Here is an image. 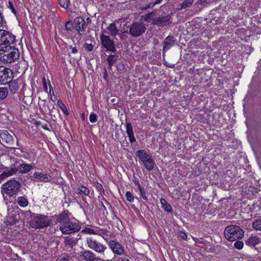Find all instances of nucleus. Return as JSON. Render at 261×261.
I'll list each match as a JSON object with an SVG mask.
<instances>
[{
    "label": "nucleus",
    "instance_id": "f257e3e1",
    "mask_svg": "<svg viewBox=\"0 0 261 261\" xmlns=\"http://www.w3.org/2000/svg\"><path fill=\"white\" fill-rule=\"evenodd\" d=\"M19 50L14 47L6 46L0 49V60L4 63H11L18 59Z\"/></svg>",
    "mask_w": 261,
    "mask_h": 261
},
{
    "label": "nucleus",
    "instance_id": "f03ea898",
    "mask_svg": "<svg viewBox=\"0 0 261 261\" xmlns=\"http://www.w3.org/2000/svg\"><path fill=\"white\" fill-rule=\"evenodd\" d=\"M21 184L14 179H10L2 186V193L9 197L16 196L20 190Z\"/></svg>",
    "mask_w": 261,
    "mask_h": 261
},
{
    "label": "nucleus",
    "instance_id": "7ed1b4c3",
    "mask_svg": "<svg viewBox=\"0 0 261 261\" xmlns=\"http://www.w3.org/2000/svg\"><path fill=\"white\" fill-rule=\"evenodd\" d=\"M224 234L228 241L233 242L242 239L244 236V231L239 226L231 225L225 228Z\"/></svg>",
    "mask_w": 261,
    "mask_h": 261
},
{
    "label": "nucleus",
    "instance_id": "20e7f679",
    "mask_svg": "<svg viewBox=\"0 0 261 261\" xmlns=\"http://www.w3.org/2000/svg\"><path fill=\"white\" fill-rule=\"evenodd\" d=\"M50 221L48 217L40 214H33L31 215L30 225L34 228L40 229L49 226Z\"/></svg>",
    "mask_w": 261,
    "mask_h": 261
},
{
    "label": "nucleus",
    "instance_id": "39448f33",
    "mask_svg": "<svg viewBox=\"0 0 261 261\" xmlns=\"http://www.w3.org/2000/svg\"><path fill=\"white\" fill-rule=\"evenodd\" d=\"M33 169V167L31 165L22 164L18 166V168H12L6 169L0 174V183L8 177L16 174L17 171L20 173H27Z\"/></svg>",
    "mask_w": 261,
    "mask_h": 261
},
{
    "label": "nucleus",
    "instance_id": "423d86ee",
    "mask_svg": "<svg viewBox=\"0 0 261 261\" xmlns=\"http://www.w3.org/2000/svg\"><path fill=\"white\" fill-rule=\"evenodd\" d=\"M136 155L147 170L151 171L153 169L155 165L154 161L145 150H138L136 152Z\"/></svg>",
    "mask_w": 261,
    "mask_h": 261
},
{
    "label": "nucleus",
    "instance_id": "0eeeda50",
    "mask_svg": "<svg viewBox=\"0 0 261 261\" xmlns=\"http://www.w3.org/2000/svg\"><path fill=\"white\" fill-rule=\"evenodd\" d=\"M86 243L90 249L101 255H104L105 252L107 249L106 245L97 241L92 238H87Z\"/></svg>",
    "mask_w": 261,
    "mask_h": 261
},
{
    "label": "nucleus",
    "instance_id": "6e6552de",
    "mask_svg": "<svg viewBox=\"0 0 261 261\" xmlns=\"http://www.w3.org/2000/svg\"><path fill=\"white\" fill-rule=\"evenodd\" d=\"M146 30V26L142 22H134L129 28V33L133 37H138L144 34Z\"/></svg>",
    "mask_w": 261,
    "mask_h": 261
},
{
    "label": "nucleus",
    "instance_id": "1a4fd4ad",
    "mask_svg": "<svg viewBox=\"0 0 261 261\" xmlns=\"http://www.w3.org/2000/svg\"><path fill=\"white\" fill-rule=\"evenodd\" d=\"M15 138L7 130H1L0 134V142L5 146L9 148H15Z\"/></svg>",
    "mask_w": 261,
    "mask_h": 261
},
{
    "label": "nucleus",
    "instance_id": "9d476101",
    "mask_svg": "<svg viewBox=\"0 0 261 261\" xmlns=\"http://www.w3.org/2000/svg\"><path fill=\"white\" fill-rule=\"evenodd\" d=\"M60 230L63 234H70L78 231L81 226L77 223L68 221L60 227Z\"/></svg>",
    "mask_w": 261,
    "mask_h": 261
},
{
    "label": "nucleus",
    "instance_id": "9b49d317",
    "mask_svg": "<svg viewBox=\"0 0 261 261\" xmlns=\"http://www.w3.org/2000/svg\"><path fill=\"white\" fill-rule=\"evenodd\" d=\"M15 36L11 33L3 29H0V45H7L13 43Z\"/></svg>",
    "mask_w": 261,
    "mask_h": 261
},
{
    "label": "nucleus",
    "instance_id": "f8f14e48",
    "mask_svg": "<svg viewBox=\"0 0 261 261\" xmlns=\"http://www.w3.org/2000/svg\"><path fill=\"white\" fill-rule=\"evenodd\" d=\"M100 41L102 46L112 53H115L116 49L115 47V43L110 37L106 35L101 34L100 36Z\"/></svg>",
    "mask_w": 261,
    "mask_h": 261
},
{
    "label": "nucleus",
    "instance_id": "ddd939ff",
    "mask_svg": "<svg viewBox=\"0 0 261 261\" xmlns=\"http://www.w3.org/2000/svg\"><path fill=\"white\" fill-rule=\"evenodd\" d=\"M108 245L114 254L119 256L125 255L124 247L118 242L114 240H111L109 241Z\"/></svg>",
    "mask_w": 261,
    "mask_h": 261
},
{
    "label": "nucleus",
    "instance_id": "4468645a",
    "mask_svg": "<svg viewBox=\"0 0 261 261\" xmlns=\"http://www.w3.org/2000/svg\"><path fill=\"white\" fill-rule=\"evenodd\" d=\"M74 23L76 31L80 35H84L87 27L85 19L82 17H76L74 19Z\"/></svg>",
    "mask_w": 261,
    "mask_h": 261
},
{
    "label": "nucleus",
    "instance_id": "2eb2a0df",
    "mask_svg": "<svg viewBox=\"0 0 261 261\" xmlns=\"http://www.w3.org/2000/svg\"><path fill=\"white\" fill-rule=\"evenodd\" d=\"M12 72L8 68L0 67V84H5L10 80Z\"/></svg>",
    "mask_w": 261,
    "mask_h": 261
},
{
    "label": "nucleus",
    "instance_id": "dca6fc26",
    "mask_svg": "<svg viewBox=\"0 0 261 261\" xmlns=\"http://www.w3.org/2000/svg\"><path fill=\"white\" fill-rule=\"evenodd\" d=\"M171 18V15H160L158 17L154 18L152 19V24L160 25V26H164L167 25L168 23V21Z\"/></svg>",
    "mask_w": 261,
    "mask_h": 261
},
{
    "label": "nucleus",
    "instance_id": "f3484780",
    "mask_svg": "<svg viewBox=\"0 0 261 261\" xmlns=\"http://www.w3.org/2000/svg\"><path fill=\"white\" fill-rule=\"evenodd\" d=\"M81 256L85 261H99L100 258L97 257L95 253L90 250H85L81 252Z\"/></svg>",
    "mask_w": 261,
    "mask_h": 261
},
{
    "label": "nucleus",
    "instance_id": "a211bd4d",
    "mask_svg": "<svg viewBox=\"0 0 261 261\" xmlns=\"http://www.w3.org/2000/svg\"><path fill=\"white\" fill-rule=\"evenodd\" d=\"M35 180L39 182H49L51 180V177L49 174H43L41 172H35L34 173Z\"/></svg>",
    "mask_w": 261,
    "mask_h": 261
},
{
    "label": "nucleus",
    "instance_id": "6ab92c4d",
    "mask_svg": "<svg viewBox=\"0 0 261 261\" xmlns=\"http://www.w3.org/2000/svg\"><path fill=\"white\" fill-rule=\"evenodd\" d=\"M174 44L173 37L171 36L167 37L163 42V54L169 50Z\"/></svg>",
    "mask_w": 261,
    "mask_h": 261
},
{
    "label": "nucleus",
    "instance_id": "aec40b11",
    "mask_svg": "<svg viewBox=\"0 0 261 261\" xmlns=\"http://www.w3.org/2000/svg\"><path fill=\"white\" fill-rule=\"evenodd\" d=\"M7 83H8L10 91L12 93L14 94L17 92V91L18 90L19 86H18V82L16 80H14V81H11V80H8V82H7Z\"/></svg>",
    "mask_w": 261,
    "mask_h": 261
},
{
    "label": "nucleus",
    "instance_id": "412c9836",
    "mask_svg": "<svg viewBox=\"0 0 261 261\" xmlns=\"http://www.w3.org/2000/svg\"><path fill=\"white\" fill-rule=\"evenodd\" d=\"M96 233L102 237L105 240L109 239L111 236V232L104 229H96Z\"/></svg>",
    "mask_w": 261,
    "mask_h": 261
},
{
    "label": "nucleus",
    "instance_id": "4be33fe9",
    "mask_svg": "<svg viewBox=\"0 0 261 261\" xmlns=\"http://www.w3.org/2000/svg\"><path fill=\"white\" fill-rule=\"evenodd\" d=\"M107 29L109 31V34L114 37H116L119 31L114 23H111Z\"/></svg>",
    "mask_w": 261,
    "mask_h": 261
},
{
    "label": "nucleus",
    "instance_id": "5701e85b",
    "mask_svg": "<svg viewBox=\"0 0 261 261\" xmlns=\"http://www.w3.org/2000/svg\"><path fill=\"white\" fill-rule=\"evenodd\" d=\"M260 242V239L255 237V236H251L246 241V243L247 245H251V246H255L256 244H258Z\"/></svg>",
    "mask_w": 261,
    "mask_h": 261
},
{
    "label": "nucleus",
    "instance_id": "b1692460",
    "mask_svg": "<svg viewBox=\"0 0 261 261\" xmlns=\"http://www.w3.org/2000/svg\"><path fill=\"white\" fill-rule=\"evenodd\" d=\"M160 202L163 208L168 212H171L172 208L169 203H168L164 198H161Z\"/></svg>",
    "mask_w": 261,
    "mask_h": 261
},
{
    "label": "nucleus",
    "instance_id": "393cba45",
    "mask_svg": "<svg viewBox=\"0 0 261 261\" xmlns=\"http://www.w3.org/2000/svg\"><path fill=\"white\" fill-rule=\"evenodd\" d=\"M118 59V56L115 55H110L107 61L109 64V68L111 69L112 66L115 63Z\"/></svg>",
    "mask_w": 261,
    "mask_h": 261
},
{
    "label": "nucleus",
    "instance_id": "a878e982",
    "mask_svg": "<svg viewBox=\"0 0 261 261\" xmlns=\"http://www.w3.org/2000/svg\"><path fill=\"white\" fill-rule=\"evenodd\" d=\"M19 216H9L7 220L6 223L7 225H13L16 224L18 221L19 220Z\"/></svg>",
    "mask_w": 261,
    "mask_h": 261
},
{
    "label": "nucleus",
    "instance_id": "bb28decb",
    "mask_svg": "<svg viewBox=\"0 0 261 261\" xmlns=\"http://www.w3.org/2000/svg\"><path fill=\"white\" fill-rule=\"evenodd\" d=\"M76 241L73 238L66 237L65 238L64 244L66 247H72L76 244Z\"/></svg>",
    "mask_w": 261,
    "mask_h": 261
},
{
    "label": "nucleus",
    "instance_id": "cd10ccee",
    "mask_svg": "<svg viewBox=\"0 0 261 261\" xmlns=\"http://www.w3.org/2000/svg\"><path fill=\"white\" fill-rule=\"evenodd\" d=\"M193 3L194 0H185L184 2L179 5L180 7L178 9L179 10H181L182 9L189 8L192 5Z\"/></svg>",
    "mask_w": 261,
    "mask_h": 261
},
{
    "label": "nucleus",
    "instance_id": "c85d7f7f",
    "mask_svg": "<svg viewBox=\"0 0 261 261\" xmlns=\"http://www.w3.org/2000/svg\"><path fill=\"white\" fill-rule=\"evenodd\" d=\"M17 201L18 204L21 207H25L27 206L29 203L28 200L22 196L18 197Z\"/></svg>",
    "mask_w": 261,
    "mask_h": 261
},
{
    "label": "nucleus",
    "instance_id": "c756f323",
    "mask_svg": "<svg viewBox=\"0 0 261 261\" xmlns=\"http://www.w3.org/2000/svg\"><path fill=\"white\" fill-rule=\"evenodd\" d=\"M163 0H155L153 3H148V4L144 7H140L141 10H146L149 8H153L155 5L160 4Z\"/></svg>",
    "mask_w": 261,
    "mask_h": 261
},
{
    "label": "nucleus",
    "instance_id": "7c9ffc66",
    "mask_svg": "<svg viewBox=\"0 0 261 261\" xmlns=\"http://www.w3.org/2000/svg\"><path fill=\"white\" fill-rule=\"evenodd\" d=\"M8 94V91L6 87H1L0 88V99H5Z\"/></svg>",
    "mask_w": 261,
    "mask_h": 261
},
{
    "label": "nucleus",
    "instance_id": "2f4dec72",
    "mask_svg": "<svg viewBox=\"0 0 261 261\" xmlns=\"http://www.w3.org/2000/svg\"><path fill=\"white\" fill-rule=\"evenodd\" d=\"M252 227L256 230H261V218L254 221L252 223Z\"/></svg>",
    "mask_w": 261,
    "mask_h": 261
},
{
    "label": "nucleus",
    "instance_id": "473e14b6",
    "mask_svg": "<svg viewBox=\"0 0 261 261\" xmlns=\"http://www.w3.org/2000/svg\"><path fill=\"white\" fill-rule=\"evenodd\" d=\"M126 133L127 135V136L134 135L133 127L132 124L129 122L126 123Z\"/></svg>",
    "mask_w": 261,
    "mask_h": 261
},
{
    "label": "nucleus",
    "instance_id": "72a5a7b5",
    "mask_svg": "<svg viewBox=\"0 0 261 261\" xmlns=\"http://www.w3.org/2000/svg\"><path fill=\"white\" fill-rule=\"evenodd\" d=\"M69 221V218L66 215H61L58 218V221L62 225Z\"/></svg>",
    "mask_w": 261,
    "mask_h": 261
},
{
    "label": "nucleus",
    "instance_id": "f704fd0d",
    "mask_svg": "<svg viewBox=\"0 0 261 261\" xmlns=\"http://www.w3.org/2000/svg\"><path fill=\"white\" fill-rule=\"evenodd\" d=\"M78 190L79 191V193L80 194H83L84 195H88L89 194V190L84 187V186H81L78 188Z\"/></svg>",
    "mask_w": 261,
    "mask_h": 261
},
{
    "label": "nucleus",
    "instance_id": "c9c22d12",
    "mask_svg": "<svg viewBox=\"0 0 261 261\" xmlns=\"http://www.w3.org/2000/svg\"><path fill=\"white\" fill-rule=\"evenodd\" d=\"M59 3L60 6L65 8L67 9L69 6V4L70 3L69 0H60Z\"/></svg>",
    "mask_w": 261,
    "mask_h": 261
},
{
    "label": "nucleus",
    "instance_id": "e433bc0d",
    "mask_svg": "<svg viewBox=\"0 0 261 261\" xmlns=\"http://www.w3.org/2000/svg\"><path fill=\"white\" fill-rule=\"evenodd\" d=\"M58 103L59 106H60V108L62 109V110L64 112V113L66 115H68V111H67L65 106L61 101H58Z\"/></svg>",
    "mask_w": 261,
    "mask_h": 261
},
{
    "label": "nucleus",
    "instance_id": "4c0bfd02",
    "mask_svg": "<svg viewBox=\"0 0 261 261\" xmlns=\"http://www.w3.org/2000/svg\"><path fill=\"white\" fill-rule=\"evenodd\" d=\"M65 29L67 31H71L73 29V25L71 21H68L66 22Z\"/></svg>",
    "mask_w": 261,
    "mask_h": 261
},
{
    "label": "nucleus",
    "instance_id": "58836bf2",
    "mask_svg": "<svg viewBox=\"0 0 261 261\" xmlns=\"http://www.w3.org/2000/svg\"><path fill=\"white\" fill-rule=\"evenodd\" d=\"M234 246L238 249H241L244 246V243L241 241H237L234 243Z\"/></svg>",
    "mask_w": 261,
    "mask_h": 261
},
{
    "label": "nucleus",
    "instance_id": "ea45409f",
    "mask_svg": "<svg viewBox=\"0 0 261 261\" xmlns=\"http://www.w3.org/2000/svg\"><path fill=\"white\" fill-rule=\"evenodd\" d=\"M126 199L129 202H133L134 201V197L130 192H127L125 194Z\"/></svg>",
    "mask_w": 261,
    "mask_h": 261
},
{
    "label": "nucleus",
    "instance_id": "a19ab883",
    "mask_svg": "<svg viewBox=\"0 0 261 261\" xmlns=\"http://www.w3.org/2000/svg\"><path fill=\"white\" fill-rule=\"evenodd\" d=\"M89 120L92 123L95 122L97 121V115L94 113H91L89 116Z\"/></svg>",
    "mask_w": 261,
    "mask_h": 261
},
{
    "label": "nucleus",
    "instance_id": "79ce46f5",
    "mask_svg": "<svg viewBox=\"0 0 261 261\" xmlns=\"http://www.w3.org/2000/svg\"><path fill=\"white\" fill-rule=\"evenodd\" d=\"M83 231L87 233H88V234H96V230H93V229H92L91 228H87L86 229H85L84 230H83Z\"/></svg>",
    "mask_w": 261,
    "mask_h": 261
},
{
    "label": "nucleus",
    "instance_id": "37998d69",
    "mask_svg": "<svg viewBox=\"0 0 261 261\" xmlns=\"http://www.w3.org/2000/svg\"><path fill=\"white\" fill-rule=\"evenodd\" d=\"M138 3L139 4V7L141 6L144 7L148 3H150L149 2V0H138Z\"/></svg>",
    "mask_w": 261,
    "mask_h": 261
},
{
    "label": "nucleus",
    "instance_id": "c03bdc74",
    "mask_svg": "<svg viewBox=\"0 0 261 261\" xmlns=\"http://www.w3.org/2000/svg\"><path fill=\"white\" fill-rule=\"evenodd\" d=\"M139 190L140 191V195L141 196L142 198L144 200H147V198L146 196L144 189L142 188H140Z\"/></svg>",
    "mask_w": 261,
    "mask_h": 261
},
{
    "label": "nucleus",
    "instance_id": "a18cd8bd",
    "mask_svg": "<svg viewBox=\"0 0 261 261\" xmlns=\"http://www.w3.org/2000/svg\"><path fill=\"white\" fill-rule=\"evenodd\" d=\"M8 5H9V8L11 10L12 12L15 14L16 15V11L13 6V3L11 1H9V3H8Z\"/></svg>",
    "mask_w": 261,
    "mask_h": 261
},
{
    "label": "nucleus",
    "instance_id": "49530a36",
    "mask_svg": "<svg viewBox=\"0 0 261 261\" xmlns=\"http://www.w3.org/2000/svg\"><path fill=\"white\" fill-rule=\"evenodd\" d=\"M49 111V113L51 115H52V113L54 112V111L55 110V109H54V106L53 103H50L49 105L47 107Z\"/></svg>",
    "mask_w": 261,
    "mask_h": 261
},
{
    "label": "nucleus",
    "instance_id": "de8ad7c7",
    "mask_svg": "<svg viewBox=\"0 0 261 261\" xmlns=\"http://www.w3.org/2000/svg\"><path fill=\"white\" fill-rule=\"evenodd\" d=\"M178 235H179V237L183 240H186L187 238V234L183 231H179Z\"/></svg>",
    "mask_w": 261,
    "mask_h": 261
},
{
    "label": "nucleus",
    "instance_id": "09e8293b",
    "mask_svg": "<svg viewBox=\"0 0 261 261\" xmlns=\"http://www.w3.org/2000/svg\"><path fill=\"white\" fill-rule=\"evenodd\" d=\"M199 2L200 4L206 5L210 4L211 2V0H199Z\"/></svg>",
    "mask_w": 261,
    "mask_h": 261
},
{
    "label": "nucleus",
    "instance_id": "8fccbe9b",
    "mask_svg": "<svg viewBox=\"0 0 261 261\" xmlns=\"http://www.w3.org/2000/svg\"><path fill=\"white\" fill-rule=\"evenodd\" d=\"M86 49L87 50L90 51L93 49V45L92 44H86Z\"/></svg>",
    "mask_w": 261,
    "mask_h": 261
},
{
    "label": "nucleus",
    "instance_id": "3c124183",
    "mask_svg": "<svg viewBox=\"0 0 261 261\" xmlns=\"http://www.w3.org/2000/svg\"><path fill=\"white\" fill-rule=\"evenodd\" d=\"M128 137L129 138V140L131 143H133L134 142H136V140L134 137V135L128 136Z\"/></svg>",
    "mask_w": 261,
    "mask_h": 261
},
{
    "label": "nucleus",
    "instance_id": "603ef678",
    "mask_svg": "<svg viewBox=\"0 0 261 261\" xmlns=\"http://www.w3.org/2000/svg\"><path fill=\"white\" fill-rule=\"evenodd\" d=\"M42 82H43L44 89L45 91H47V84H46V80L45 79L44 77L43 78Z\"/></svg>",
    "mask_w": 261,
    "mask_h": 261
},
{
    "label": "nucleus",
    "instance_id": "864d4df0",
    "mask_svg": "<svg viewBox=\"0 0 261 261\" xmlns=\"http://www.w3.org/2000/svg\"><path fill=\"white\" fill-rule=\"evenodd\" d=\"M108 74L106 68L104 69L103 77L105 81L107 80Z\"/></svg>",
    "mask_w": 261,
    "mask_h": 261
},
{
    "label": "nucleus",
    "instance_id": "5fc2aeb1",
    "mask_svg": "<svg viewBox=\"0 0 261 261\" xmlns=\"http://www.w3.org/2000/svg\"><path fill=\"white\" fill-rule=\"evenodd\" d=\"M120 259L121 261H129L127 255H125L124 256L120 258Z\"/></svg>",
    "mask_w": 261,
    "mask_h": 261
},
{
    "label": "nucleus",
    "instance_id": "6e6d98bb",
    "mask_svg": "<svg viewBox=\"0 0 261 261\" xmlns=\"http://www.w3.org/2000/svg\"><path fill=\"white\" fill-rule=\"evenodd\" d=\"M71 52H72V53L76 54V53H77L78 50H77V48L76 47H71Z\"/></svg>",
    "mask_w": 261,
    "mask_h": 261
},
{
    "label": "nucleus",
    "instance_id": "4d7b16f0",
    "mask_svg": "<svg viewBox=\"0 0 261 261\" xmlns=\"http://www.w3.org/2000/svg\"><path fill=\"white\" fill-rule=\"evenodd\" d=\"M3 17H2V14L0 13V28L3 25Z\"/></svg>",
    "mask_w": 261,
    "mask_h": 261
},
{
    "label": "nucleus",
    "instance_id": "13d9d810",
    "mask_svg": "<svg viewBox=\"0 0 261 261\" xmlns=\"http://www.w3.org/2000/svg\"><path fill=\"white\" fill-rule=\"evenodd\" d=\"M151 13H148L147 15H146V17L145 18V20L146 21H148V19L150 18V16L151 15Z\"/></svg>",
    "mask_w": 261,
    "mask_h": 261
},
{
    "label": "nucleus",
    "instance_id": "bf43d9fd",
    "mask_svg": "<svg viewBox=\"0 0 261 261\" xmlns=\"http://www.w3.org/2000/svg\"><path fill=\"white\" fill-rule=\"evenodd\" d=\"M134 182H135V184L138 186V189H139L140 188H141L140 184H139L138 180L135 181Z\"/></svg>",
    "mask_w": 261,
    "mask_h": 261
},
{
    "label": "nucleus",
    "instance_id": "052dcab7",
    "mask_svg": "<svg viewBox=\"0 0 261 261\" xmlns=\"http://www.w3.org/2000/svg\"><path fill=\"white\" fill-rule=\"evenodd\" d=\"M42 128L46 130H48V128L47 127V125L46 124H44L42 126Z\"/></svg>",
    "mask_w": 261,
    "mask_h": 261
},
{
    "label": "nucleus",
    "instance_id": "680f3d73",
    "mask_svg": "<svg viewBox=\"0 0 261 261\" xmlns=\"http://www.w3.org/2000/svg\"><path fill=\"white\" fill-rule=\"evenodd\" d=\"M86 20L87 21L86 22L87 24L91 22V19L90 18H87Z\"/></svg>",
    "mask_w": 261,
    "mask_h": 261
},
{
    "label": "nucleus",
    "instance_id": "e2e57ef3",
    "mask_svg": "<svg viewBox=\"0 0 261 261\" xmlns=\"http://www.w3.org/2000/svg\"><path fill=\"white\" fill-rule=\"evenodd\" d=\"M51 91H53V88L50 85H49V92H50Z\"/></svg>",
    "mask_w": 261,
    "mask_h": 261
},
{
    "label": "nucleus",
    "instance_id": "0e129e2a",
    "mask_svg": "<svg viewBox=\"0 0 261 261\" xmlns=\"http://www.w3.org/2000/svg\"><path fill=\"white\" fill-rule=\"evenodd\" d=\"M125 38L124 37V35H121V36H120V39H121V40H123V39H124Z\"/></svg>",
    "mask_w": 261,
    "mask_h": 261
},
{
    "label": "nucleus",
    "instance_id": "69168bd1",
    "mask_svg": "<svg viewBox=\"0 0 261 261\" xmlns=\"http://www.w3.org/2000/svg\"><path fill=\"white\" fill-rule=\"evenodd\" d=\"M101 204L102 206V207H103V208L105 210H106V208L105 206L104 205V204H103V203L102 202L101 203Z\"/></svg>",
    "mask_w": 261,
    "mask_h": 261
},
{
    "label": "nucleus",
    "instance_id": "338daca9",
    "mask_svg": "<svg viewBox=\"0 0 261 261\" xmlns=\"http://www.w3.org/2000/svg\"><path fill=\"white\" fill-rule=\"evenodd\" d=\"M37 125H39V124H40V121L37 122Z\"/></svg>",
    "mask_w": 261,
    "mask_h": 261
},
{
    "label": "nucleus",
    "instance_id": "774afa93",
    "mask_svg": "<svg viewBox=\"0 0 261 261\" xmlns=\"http://www.w3.org/2000/svg\"><path fill=\"white\" fill-rule=\"evenodd\" d=\"M195 242H197V243H199L200 242L199 241V240H195Z\"/></svg>",
    "mask_w": 261,
    "mask_h": 261
}]
</instances>
